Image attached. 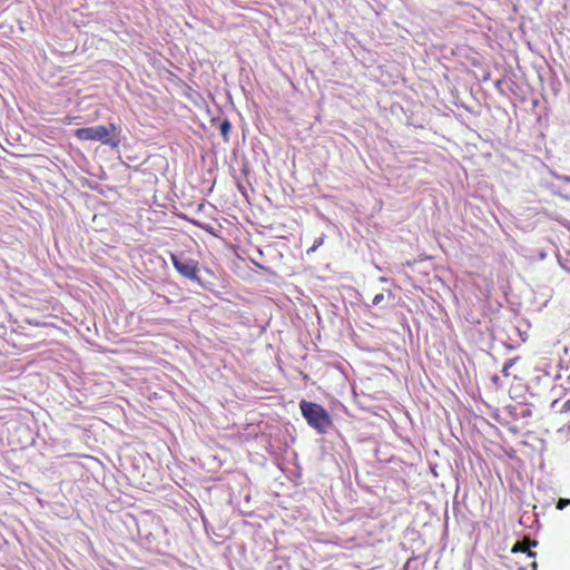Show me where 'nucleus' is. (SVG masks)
<instances>
[{
    "mask_svg": "<svg viewBox=\"0 0 570 570\" xmlns=\"http://www.w3.org/2000/svg\"><path fill=\"white\" fill-rule=\"evenodd\" d=\"M298 405L306 422L320 433H325L332 426L331 415L322 405L304 400Z\"/></svg>",
    "mask_w": 570,
    "mask_h": 570,
    "instance_id": "f257e3e1",
    "label": "nucleus"
},
{
    "mask_svg": "<svg viewBox=\"0 0 570 570\" xmlns=\"http://www.w3.org/2000/svg\"><path fill=\"white\" fill-rule=\"evenodd\" d=\"M117 127L112 122L108 126H97L88 128H79L75 131V137L80 141H99L102 145L116 147L118 141H112L110 135L115 134Z\"/></svg>",
    "mask_w": 570,
    "mask_h": 570,
    "instance_id": "f03ea898",
    "label": "nucleus"
},
{
    "mask_svg": "<svg viewBox=\"0 0 570 570\" xmlns=\"http://www.w3.org/2000/svg\"><path fill=\"white\" fill-rule=\"evenodd\" d=\"M170 259L177 272L181 274L183 277L191 279V282L199 283V278L197 276L198 263L196 259H183L178 257L176 254H171Z\"/></svg>",
    "mask_w": 570,
    "mask_h": 570,
    "instance_id": "7ed1b4c3",
    "label": "nucleus"
},
{
    "mask_svg": "<svg viewBox=\"0 0 570 570\" xmlns=\"http://www.w3.org/2000/svg\"><path fill=\"white\" fill-rule=\"evenodd\" d=\"M538 542L530 540L529 537H524L523 540L518 541L511 549L512 553L523 552L527 553L528 557H535V552L531 551L532 547H537Z\"/></svg>",
    "mask_w": 570,
    "mask_h": 570,
    "instance_id": "20e7f679",
    "label": "nucleus"
},
{
    "mask_svg": "<svg viewBox=\"0 0 570 570\" xmlns=\"http://www.w3.org/2000/svg\"><path fill=\"white\" fill-rule=\"evenodd\" d=\"M230 130H232V122L230 121L224 120V121L220 122L219 131H220V135H222V137L224 138L225 141H228Z\"/></svg>",
    "mask_w": 570,
    "mask_h": 570,
    "instance_id": "39448f33",
    "label": "nucleus"
},
{
    "mask_svg": "<svg viewBox=\"0 0 570 570\" xmlns=\"http://www.w3.org/2000/svg\"><path fill=\"white\" fill-rule=\"evenodd\" d=\"M515 358H510L504 364H503V367H502V374L504 376H508L509 375V368L513 365Z\"/></svg>",
    "mask_w": 570,
    "mask_h": 570,
    "instance_id": "423d86ee",
    "label": "nucleus"
},
{
    "mask_svg": "<svg viewBox=\"0 0 570 570\" xmlns=\"http://www.w3.org/2000/svg\"><path fill=\"white\" fill-rule=\"evenodd\" d=\"M384 301V294L380 293V294H376L373 299H372V304L373 305H379L381 304L382 302Z\"/></svg>",
    "mask_w": 570,
    "mask_h": 570,
    "instance_id": "0eeeda50",
    "label": "nucleus"
},
{
    "mask_svg": "<svg viewBox=\"0 0 570 570\" xmlns=\"http://www.w3.org/2000/svg\"><path fill=\"white\" fill-rule=\"evenodd\" d=\"M323 244V238H318L315 240L314 245L307 250V254L315 252L318 246Z\"/></svg>",
    "mask_w": 570,
    "mask_h": 570,
    "instance_id": "6e6552de",
    "label": "nucleus"
},
{
    "mask_svg": "<svg viewBox=\"0 0 570 570\" xmlns=\"http://www.w3.org/2000/svg\"><path fill=\"white\" fill-rule=\"evenodd\" d=\"M570 503L567 499H560L557 503V509L562 510L566 505Z\"/></svg>",
    "mask_w": 570,
    "mask_h": 570,
    "instance_id": "1a4fd4ad",
    "label": "nucleus"
},
{
    "mask_svg": "<svg viewBox=\"0 0 570 570\" xmlns=\"http://www.w3.org/2000/svg\"><path fill=\"white\" fill-rule=\"evenodd\" d=\"M78 117L76 116H66L63 118V124H73Z\"/></svg>",
    "mask_w": 570,
    "mask_h": 570,
    "instance_id": "9d476101",
    "label": "nucleus"
},
{
    "mask_svg": "<svg viewBox=\"0 0 570 570\" xmlns=\"http://www.w3.org/2000/svg\"><path fill=\"white\" fill-rule=\"evenodd\" d=\"M537 567H538V563H537L535 561H534V562H532V568H533V570H537Z\"/></svg>",
    "mask_w": 570,
    "mask_h": 570,
    "instance_id": "9b49d317",
    "label": "nucleus"
},
{
    "mask_svg": "<svg viewBox=\"0 0 570 570\" xmlns=\"http://www.w3.org/2000/svg\"><path fill=\"white\" fill-rule=\"evenodd\" d=\"M566 406L570 409V399L566 402Z\"/></svg>",
    "mask_w": 570,
    "mask_h": 570,
    "instance_id": "f8f14e48",
    "label": "nucleus"
}]
</instances>
